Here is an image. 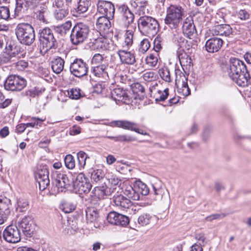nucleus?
<instances>
[{
	"mask_svg": "<svg viewBox=\"0 0 251 251\" xmlns=\"http://www.w3.org/2000/svg\"><path fill=\"white\" fill-rule=\"evenodd\" d=\"M134 185L137 192L140 195H147L149 193V189L146 184L142 182L141 181H136L134 182Z\"/></svg>",
	"mask_w": 251,
	"mask_h": 251,
	"instance_id": "obj_33",
	"label": "nucleus"
},
{
	"mask_svg": "<svg viewBox=\"0 0 251 251\" xmlns=\"http://www.w3.org/2000/svg\"><path fill=\"white\" fill-rule=\"evenodd\" d=\"M119 215V213L116 212H110L108 213L107 216V220L109 223L116 225L118 219Z\"/></svg>",
	"mask_w": 251,
	"mask_h": 251,
	"instance_id": "obj_50",
	"label": "nucleus"
},
{
	"mask_svg": "<svg viewBox=\"0 0 251 251\" xmlns=\"http://www.w3.org/2000/svg\"><path fill=\"white\" fill-rule=\"evenodd\" d=\"M178 57L179 58V61H180V63L181 65V66L185 65V63H187L188 62L187 60H189V61L188 62L189 63H191V61H191V59H190V58H189L187 54H184V55L182 54H178Z\"/></svg>",
	"mask_w": 251,
	"mask_h": 251,
	"instance_id": "obj_61",
	"label": "nucleus"
},
{
	"mask_svg": "<svg viewBox=\"0 0 251 251\" xmlns=\"http://www.w3.org/2000/svg\"><path fill=\"white\" fill-rule=\"evenodd\" d=\"M162 39L161 37L157 36L153 41V50L156 53L159 52L162 49Z\"/></svg>",
	"mask_w": 251,
	"mask_h": 251,
	"instance_id": "obj_54",
	"label": "nucleus"
},
{
	"mask_svg": "<svg viewBox=\"0 0 251 251\" xmlns=\"http://www.w3.org/2000/svg\"><path fill=\"white\" fill-rule=\"evenodd\" d=\"M52 183L54 185L52 188L53 194L65 192L73 183L71 174H66L57 171L54 172L51 174Z\"/></svg>",
	"mask_w": 251,
	"mask_h": 251,
	"instance_id": "obj_3",
	"label": "nucleus"
},
{
	"mask_svg": "<svg viewBox=\"0 0 251 251\" xmlns=\"http://www.w3.org/2000/svg\"><path fill=\"white\" fill-rule=\"evenodd\" d=\"M110 126L112 127H117L135 131L137 133L144 134L140 132L139 129L136 127V124L135 123L131 122L126 120H116L110 123Z\"/></svg>",
	"mask_w": 251,
	"mask_h": 251,
	"instance_id": "obj_18",
	"label": "nucleus"
},
{
	"mask_svg": "<svg viewBox=\"0 0 251 251\" xmlns=\"http://www.w3.org/2000/svg\"><path fill=\"white\" fill-rule=\"evenodd\" d=\"M122 189L124 194L127 197L128 199H131L133 201H138L140 199V196H139L138 192H137L134 185L133 187H132L128 182H124L122 186Z\"/></svg>",
	"mask_w": 251,
	"mask_h": 251,
	"instance_id": "obj_20",
	"label": "nucleus"
},
{
	"mask_svg": "<svg viewBox=\"0 0 251 251\" xmlns=\"http://www.w3.org/2000/svg\"><path fill=\"white\" fill-rule=\"evenodd\" d=\"M109 183L111 186L120 185L121 184V179L112 173H108L107 176Z\"/></svg>",
	"mask_w": 251,
	"mask_h": 251,
	"instance_id": "obj_40",
	"label": "nucleus"
},
{
	"mask_svg": "<svg viewBox=\"0 0 251 251\" xmlns=\"http://www.w3.org/2000/svg\"><path fill=\"white\" fill-rule=\"evenodd\" d=\"M5 241L11 243H17L21 240L20 233L17 227L13 226H7L3 232Z\"/></svg>",
	"mask_w": 251,
	"mask_h": 251,
	"instance_id": "obj_13",
	"label": "nucleus"
},
{
	"mask_svg": "<svg viewBox=\"0 0 251 251\" xmlns=\"http://www.w3.org/2000/svg\"><path fill=\"white\" fill-rule=\"evenodd\" d=\"M25 86V80L16 75H9L4 83L5 89L12 91H21Z\"/></svg>",
	"mask_w": 251,
	"mask_h": 251,
	"instance_id": "obj_9",
	"label": "nucleus"
},
{
	"mask_svg": "<svg viewBox=\"0 0 251 251\" xmlns=\"http://www.w3.org/2000/svg\"><path fill=\"white\" fill-rule=\"evenodd\" d=\"M159 74L162 79L166 82H170L172 81L170 72L168 68H165L159 70Z\"/></svg>",
	"mask_w": 251,
	"mask_h": 251,
	"instance_id": "obj_46",
	"label": "nucleus"
},
{
	"mask_svg": "<svg viewBox=\"0 0 251 251\" xmlns=\"http://www.w3.org/2000/svg\"><path fill=\"white\" fill-rule=\"evenodd\" d=\"M227 71L229 77L238 85L244 87L250 84V75L246 65L239 59H230Z\"/></svg>",
	"mask_w": 251,
	"mask_h": 251,
	"instance_id": "obj_1",
	"label": "nucleus"
},
{
	"mask_svg": "<svg viewBox=\"0 0 251 251\" xmlns=\"http://www.w3.org/2000/svg\"><path fill=\"white\" fill-rule=\"evenodd\" d=\"M95 46L99 50H107L110 47L109 39L105 38H100L96 40Z\"/></svg>",
	"mask_w": 251,
	"mask_h": 251,
	"instance_id": "obj_34",
	"label": "nucleus"
},
{
	"mask_svg": "<svg viewBox=\"0 0 251 251\" xmlns=\"http://www.w3.org/2000/svg\"><path fill=\"white\" fill-rule=\"evenodd\" d=\"M151 44L149 40L147 39H144L142 40L139 45L138 51L142 53L145 54L150 49Z\"/></svg>",
	"mask_w": 251,
	"mask_h": 251,
	"instance_id": "obj_41",
	"label": "nucleus"
},
{
	"mask_svg": "<svg viewBox=\"0 0 251 251\" xmlns=\"http://www.w3.org/2000/svg\"><path fill=\"white\" fill-rule=\"evenodd\" d=\"M71 73L75 76L80 77L87 75L88 67L86 63L81 59H75L70 67Z\"/></svg>",
	"mask_w": 251,
	"mask_h": 251,
	"instance_id": "obj_12",
	"label": "nucleus"
},
{
	"mask_svg": "<svg viewBox=\"0 0 251 251\" xmlns=\"http://www.w3.org/2000/svg\"><path fill=\"white\" fill-rule=\"evenodd\" d=\"M177 91L180 95L182 96H188L190 94V89H189L187 82L183 83L182 85L176 86Z\"/></svg>",
	"mask_w": 251,
	"mask_h": 251,
	"instance_id": "obj_43",
	"label": "nucleus"
},
{
	"mask_svg": "<svg viewBox=\"0 0 251 251\" xmlns=\"http://www.w3.org/2000/svg\"><path fill=\"white\" fill-rule=\"evenodd\" d=\"M39 41L40 45L43 48L48 50L52 48H56L57 43L55 38L52 31L48 27L40 29L39 31Z\"/></svg>",
	"mask_w": 251,
	"mask_h": 251,
	"instance_id": "obj_7",
	"label": "nucleus"
},
{
	"mask_svg": "<svg viewBox=\"0 0 251 251\" xmlns=\"http://www.w3.org/2000/svg\"><path fill=\"white\" fill-rule=\"evenodd\" d=\"M97 9L99 12L109 18H113L115 13L114 5L110 2L107 1H99Z\"/></svg>",
	"mask_w": 251,
	"mask_h": 251,
	"instance_id": "obj_16",
	"label": "nucleus"
},
{
	"mask_svg": "<svg viewBox=\"0 0 251 251\" xmlns=\"http://www.w3.org/2000/svg\"><path fill=\"white\" fill-rule=\"evenodd\" d=\"M158 218L154 215L143 213L138 218V223L141 226L155 225L158 221Z\"/></svg>",
	"mask_w": 251,
	"mask_h": 251,
	"instance_id": "obj_24",
	"label": "nucleus"
},
{
	"mask_svg": "<svg viewBox=\"0 0 251 251\" xmlns=\"http://www.w3.org/2000/svg\"><path fill=\"white\" fill-rule=\"evenodd\" d=\"M120 10L122 15L121 22L123 26L125 28L131 27L130 25L133 23L134 16L130 11L127 6L122 5L120 7Z\"/></svg>",
	"mask_w": 251,
	"mask_h": 251,
	"instance_id": "obj_14",
	"label": "nucleus"
},
{
	"mask_svg": "<svg viewBox=\"0 0 251 251\" xmlns=\"http://www.w3.org/2000/svg\"><path fill=\"white\" fill-rule=\"evenodd\" d=\"M121 62L123 64L133 65L136 62L135 56L133 52L125 50H120L117 52Z\"/></svg>",
	"mask_w": 251,
	"mask_h": 251,
	"instance_id": "obj_21",
	"label": "nucleus"
},
{
	"mask_svg": "<svg viewBox=\"0 0 251 251\" xmlns=\"http://www.w3.org/2000/svg\"><path fill=\"white\" fill-rule=\"evenodd\" d=\"M142 77L145 81L147 82L153 81L156 78L155 73L151 71L144 72L142 75Z\"/></svg>",
	"mask_w": 251,
	"mask_h": 251,
	"instance_id": "obj_49",
	"label": "nucleus"
},
{
	"mask_svg": "<svg viewBox=\"0 0 251 251\" xmlns=\"http://www.w3.org/2000/svg\"><path fill=\"white\" fill-rule=\"evenodd\" d=\"M77 155L79 165L83 168L86 165V160L88 156L85 152L82 151H79Z\"/></svg>",
	"mask_w": 251,
	"mask_h": 251,
	"instance_id": "obj_48",
	"label": "nucleus"
},
{
	"mask_svg": "<svg viewBox=\"0 0 251 251\" xmlns=\"http://www.w3.org/2000/svg\"><path fill=\"white\" fill-rule=\"evenodd\" d=\"M129 222L128 217L123 214H119L118 219L116 225L125 226H127Z\"/></svg>",
	"mask_w": 251,
	"mask_h": 251,
	"instance_id": "obj_52",
	"label": "nucleus"
},
{
	"mask_svg": "<svg viewBox=\"0 0 251 251\" xmlns=\"http://www.w3.org/2000/svg\"><path fill=\"white\" fill-rule=\"evenodd\" d=\"M10 17V11L8 7L5 6L0 7V20H8Z\"/></svg>",
	"mask_w": 251,
	"mask_h": 251,
	"instance_id": "obj_53",
	"label": "nucleus"
},
{
	"mask_svg": "<svg viewBox=\"0 0 251 251\" xmlns=\"http://www.w3.org/2000/svg\"><path fill=\"white\" fill-rule=\"evenodd\" d=\"M49 171L45 166L39 167L35 173V178L38 183L39 189L44 191L49 186L50 179L49 178Z\"/></svg>",
	"mask_w": 251,
	"mask_h": 251,
	"instance_id": "obj_11",
	"label": "nucleus"
},
{
	"mask_svg": "<svg viewBox=\"0 0 251 251\" xmlns=\"http://www.w3.org/2000/svg\"><path fill=\"white\" fill-rule=\"evenodd\" d=\"M104 176L105 174L102 170L96 169L91 173V178L92 181L98 182L103 179Z\"/></svg>",
	"mask_w": 251,
	"mask_h": 251,
	"instance_id": "obj_37",
	"label": "nucleus"
},
{
	"mask_svg": "<svg viewBox=\"0 0 251 251\" xmlns=\"http://www.w3.org/2000/svg\"><path fill=\"white\" fill-rule=\"evenodd\" d=\"M226 216V215L224 213H216L212 214L210 216H208L205 218V220L208 222H211L215 220H219L224 218Z\"/></svg>",
	"mask_w": 251,
	"mask_h": 251,
	"instance_id": "obj_59",
	"label": "nucleus"
},
{
	"mask_svg": "<svg viewBox=\"0 0 251 251\" xmlns=\"http://www.w3.org/2000/svg\"><path fill=\"white\" fill-rule=\"evenodd\" d=\"M90 5V0H79L75 11L77 14H82L86 12Z\"/></svg>",
	"mask_w": 251,
	"mask_h": 251,
	"instance_id": "obj_35",
	"label": "nucleus"
},
{
	"mask_svg": "<svg viewBox=\"0 0 251 251\" xmlns=\"http://www.w3.org/2000/svg\"><path fill=\"white\" fill-rule=\"evenodd\" d=\"M76 205L72 202L65 201L61 205L62 210L66 213L73 212L75 209Z\"/></svg>",
	"mask_w": 251,
	"mask_h": 251,
	"instance_id": "obj_44",
	"label": "nucleus"
},
{
	"mask_svg": "<svg viewBox=\"0 0 251 251\" xmlns=\"http://www.w3.org/2000/svg\"><path fill=\"white\" fill-rule=\"evenodd\" d=\"M10 201L8 199H0V212L5 214V215H9V204Z\"/></svg>",
	"mask_w": 251,
	"mask_h": 251,
	"instance_id": "obj_38",
	"label": "nucleus"
},
{
	"mask_svg": "<svg viewBox=\"0 0 251 251\" xmlns=\"http://www.w3.org/2000/svg\"><path fill=\"white\" fill-rule=\"evenodd\" d=\"M114 204L122 210L128 209L132 205L131 201L122 195H117L113 198Z\"/></svg>",
	"mask_w": 251,
	"mask_h": 251,
	"instance_id": "obj_23",
	"label": "nucleus"
},
{
	"mask_svg": "<svg viewBox=\"0 0 251 251\" xmlns=\"http://www.w3.org/2000/svg\"><path fill=\"white\" fill-rule=\"evenodd\" d=\"M110 18L104 16L99 17L96 23L97 28L100 31L108 30L111 26Z\"/></svg>",
	"mask_w": 251,
	"mask_h": 251,
	"instance_id": "obj_26",
	"label": "nucleus"
},
{
	"mask_svg": "<svg viewBox=\"0 0 251 251\" xmlns=\"http://www.w3.org/2000/svg\"><path fill=\"white\" fill-rule=\"evenodd\" d=\"M211 32L213 35L227 37L231 34L232 30L229 25L220 24L214 27Z\"/></svg>",
	"mask_w": 251,
	"mask_h": 251,
	"instance_id": "obj_25",
	"label": "nucleus"
},
{
	"mask_svg": "<svg viewBox=\"0 0 251 251\" xmlns=\"http://www.w3.org/2000/svg\"><path fill=\"white\" fill-rule=\"evenodd\" d=\"M68 13V10L65 8L56 9L54 12V16L56 20L60 21L65 18Z\"/></svg>",
	"mask_w": 251,
	"mask_h": 251,
	"instance_id": "obj_42",
	"label": "nucleus"
},
{
	"mask_svg": "<svg viewBox=\"0 0 251 251\" xmlns=\"http://www.w3.org/2000/svg\"><path fill=\"white\" fill-rule=\"evenodd\" d=\"M15 15L24 13L27 10L28 2L26 0H16Z\"/></svg>",
	"mask_w": 251,
	"mask_h": 251,
	"instance_id": "obj_32",
	"label": "nucleus"
},
{
	"mask_svg": "<svg viewBox=\"0 0 251 251\" xmlns=\"http://www.w3.org/2000/svg\"><path fill=\"white\" fill-rule=\"evenodd\" d=\"M158 55L157 53H151L146 58V64L150 67H155L158 63Z\"/></svg>",
	"mask_w": 251,
	"mask_h": 251,
	"instance_id": "obj_39",
	"label": "nucleus"
},
{
	"mask_svg": "<svg viewBox=\"0 0 251 251\" xmlns=\"http://www.w3.org/2000/svg\"><path fill=\"white\" fill-rule=\"evenodd\" d=\"M31 120H32V122L25 124L26 128L29 126L34 127L35 126H40L42 123L44 121L43 119L36 117H32Z\"/></svg>",
	"mask_w": 251,
	"mask_h": 251,
	"instance_id": "obj_56",
	"label": "nucleus"
},
{
	"mask_svg": "<svg viewBox=\"0 0 251 251\" xmlns=\"http://www.w3.org/2000/svg\"><path fill=\"white\" fill-rule=\"evenodd\" d=\"M88 26L83 23L76 24L72 30L71 40L74 45H78L86 40L89 33Z\"/></svg>",
	"mask_w": 251,
	"mask_h": 251,
	"instance_id": "obj_6",
	"label": "nucleus"
},
{
	"mask_svg": "<svg viewBox=\"0 0 251 251\" xmlns=\"http://www.w3.org/2000/svg\"><path fill=\"white\" fill-rule=\"evenodd\" d=\"M222 45V39L215 37L208 39L205 43V47L208 52L213 53L218 51Z\"/></svg>",
	"mask_w": 251,
	"mask_h": 251,
	"instance_id": "obj_22",
	"label": "nucleus"
},
{
	"mask_svg": "<svg viewBox=\"0 0 251 251\" xmlns=\"http://www.w3.org/2000/svg\"><path fill=\"white\" fill-rule=\"evenodd\" d=\"M168 95V89H166L163 91L158 90L155 100L157 101H164L167 98Z\"/></svg>",
	"mask_w": 251,
	"mask_h": 251,
	"instance_id": "obj_51",
	"label": "nucleus"
},
{
	"mask_svg": "<svg viewBox=\"0 0 251 251\" xmlns=\"http://www.w3.org/2000/svg\"><path fill=\"white\" fill-rule=\"evenodd\" d=\"M182 31L184 34L190 39H191L196 33V29L192 16H189L184 20L182 25Z\"/></svg>",
	"mask_w": 251,
	"mask_h": 251,
	"instance_id": "obj_19",
	"label": "nucleus"
},
{
	"mask_svg": "<svg viewBox=\"0 0 251 251\" xmlns=\"http://www.w3.org/2000/svg\"><path fill=\"white\" fill-rule=\"evenodd\" d=\"M132 90L134 94V99L143 100L145 97V89L139 83H134L132 85Z\"/></svg>",
	"mask_w": 251,
	"mask_h": 251,
	"instance_id": "obj_30",
	"label": "nucleus"
},
{
	"mask_svg": "<svg viewBox=\"0 0 251 251\" xmlns=\"http://www.w3.org/2000/svg\"><path fill=\"white\" fill-rule=\"evenodd\" d=\"M73 185L75 189L80 194H87L92 187L88 178L82 173L77 175L75 181H73Z\"/></svg>",
	"mask_w": 251,
	"mask_h": 251,
	"instance_id": "obj_8",
	"label": "nucleus"
},
{
	"mask_svg": "<svg viewBox=\"0 0 251 251\" xmlns=\"http://www.w3.org/2000/svg\"><path fill=\"white\" fill-rule=\"evenodd\" d=\"M18 40L26 45L32 44L35 40L34 30L32 26L28 24H20L15 29Z\"/></svg>",
	"mask_w": 251,
	"mask_h": 251,
	"instance_id": "obj_5",
	"label": "nucleus"
},
{
	"mask_svg": "<svg viewBox=\"0 0 251 251\" xmlns=\"http://www.w3.org/2000/svg\"><path fill=\"white\" fill-rule=\"evenodd\" d=\"M195 238L198 241V244L199 245L204 246L207 243L206 240V237L204 233H197L195 235Z\"/></svg>",
	"mask_w": 251,
	"mask_h": 251,
	"instance_id": "obj_58",
	"label": "nucleus"
},
{
	"mask_svg": "<svg viewBox=\"0 0 251 251\" xmlns=\"http://www.w3.org/2000/svg\"><path fill=\"white\" fill-rule=\"evenodd\" d=\"M91 63L92 66L106 65V56L104 54L96 53L92 57Z\"/></svg>",
	"mask_w": 251,
	"mask_h": 251,
	"instance_id": "obj_31",
	"label": "nucleus"
},
{
	"mask_svg": "<svg viewBox=\"0 0 251 251\" xmlns=\"http://www.w3.org/2000/svg\"><path fill=\"white\" fill-rule=\"evenodd\" d=\"M214 18L215 19V22L217 24L222 23L225 21L223 14L221 12L216 13Z\"/></svg>",
	"mask_w": 251,
	"mask_h": 251,
	"instance_id": "obj_63",
	"label": "nucleus"
},
{
	"mask_svg": "<svg viewBox=\"0 0 251 251\" xmlns=\"http://www.w3.org/2000/svg\"><path fill=\"white\" fill-rule=\"evenodd\" d=\"M106 68V65L92 66L91 71L95 76L106 79L108 77Z\"/></svg>",
	"mask_w": 251,
	"mask_h": 251,
	"instance_id": "obj_27",
	"label": "nucleus"
},
{
	"mask_svg": "<svg viewBox=\"0 0 251 251\" xmlns=\"http://www.w3.org/2000/svg\"><path fill=\"white\" fill-rule=\"evenodd\" d=\"M175 75V82L176 86L177 85H183V83L187 82V77L180 70L176 69Z\"/></svg>",
	"mask_w": 251,
	"mask_h": 251,
	"instance_id": "obj_36",
	"label": "nucleus"
},
{
	"mask_svg": "<svg viewBox=\"0 0 251 251\" xmlns=\"http://www.w3.org/2000/svg\"><path fill=\"white\" fill-rule=\"evenodd\" d=\"M28 206V202L26 200L20 199L17 201V209L20 212H23L25 210Z\"/></svg>",
	"mask_w": 251,
	"mask_h": 251,
	"instance_id": "obj_55",
	"label": "nucleus"
},
{
	"mask_svg": "<svg viewBox=\"0 0 251 251\" xmlns=\"http://www.w3.org/2000/svg\"><path fill=\"white\" fill-rule=\"evenodd\" d=\"M184 16V11L181 6L171 5L167 10L165 24L172 29H176Z\"/></svg>",
	"mask_w": 251,
	"mask_h": 251,
	"instance_id": "obj_2",
	"label": "nucleus"
},
{
	"mask_svg": "<svg viewBox=\"0 0 251 251\" xmlns=\"http://www.w3.org/2000/svg\"><path fill=\"white\" fill-rule=\"evenodd\" d=\"M131 95L130 92L122 88H115L111 92V97L117 103L121 102L126 104H130L132 102Z\"/></svg>",
	"mask_w": 251,
	"mask_h": 251,
	"instance_id": "obj_10",
	"label": "nucleus"
},
{
	"mask_svg": "<svg viewBox=\"0 0 251 251\" xmlns=\"http://www.w3.org/2000/svg\"><path fill=\"white\" fill-rule=\"evenodd\" d=\"M134 30L133 27H129V28L126 30L124 35V40L122 43L123 47L129 48L132 46L133 44Z\"/></svg>",
	"mask_w": 251,
	"mask_h": 251,
	"instance_id": "obj_29",
	"label": "nucleus"
},
{
	"mask_svg": "<svg viewBox=\"0 0 251 251\" xmlns=\"http://www.w3.org/2000/svg\"><path fill=\"white\" fill-rule=\"evenodd\" d=\"M238 17L241 20H246L249 18V13L244 9L240 10L237 13Z\"/></svg>",
	"mask_w": 251,
	"mask_h": 251,
	"instance_id": "obj_60",
	"label": "nucleus"
},
{
	"mask_svg": "<svg viewBox=\"0 0 251 251\" xmlns=\"http://www.w3.org/2000/svg\"><path fill=\"white\" fill-rule=\"evenodd\" d=\"M66 167L69 169H73L75 167V160L74 157L71 154H68L64 159Z\"/></svg>",
	"mask_w": 251,
	"mask_h": 251,
	"instance_id": "obj_47",
	"label": "nucleus"
},
{
	"mask_svg": "<svg viewBox=\"0 0 251 251\" xmlns=\"http://www.w3.org/2000/svg\"><path fill=\"white\" fill-rule=\"evenodd\" d=\"M67 93L68 97L73 100H78L81 97L80 90L76 88H72L69 90L67 91Z\"/></svg>",
	"mask_w": 251,
	"mask_h": 251,
	"instance_id": "obj_45",
	"label": "nucleus"
},
{
	"mask_svg": "<svg viewBox=\"0 0 251 251\" xmlns=\"http://www.w3.org/2000/svg\"><path fill=\"white\" fill-rule=\"evenodd\" d=\"M138 26L142 34L153 36L159 30V24L154 18L150 16L141 17L138 21Z\"/></svg>",
	"mask_w": 251,
	"mask_h": 251,
	"instance_id": "obj_4",
	"label": "nucleus"
},
{
	"mask_svg": "<svg viewBox=\"0 0 251 251\" xmlns=\"http://www.w3.org/2000/svg\"><path fill=\"white\" fill-rule=\"evenodd\" d=\"M17 68L19 70H23L28 67V63L25 60H21L17 63Z\"/></svg>",
	"mask_w": 251,
	"mask_h": 251,
	"instance_id": "obj_64",
	"label": "nucleus"
},
{
	"mask_svg": "<svg viewBox=\"0 0 251 251\" xmlns=\"http://www.w3.org/2000/svg\"><path fill=\"white\" fill-rule=\"evenodd\" d=\"M133 140V137L126 135H120L114 138L115 142H131Z\"/></svg>",
	"mask_w": 251,
	"mask_h": 251,
	"instance_id": "obj_57",
	"label": "nucleus"
},
{
	"mask_svg": "<svg viewBox=\"0 0 251 251\" xmlns=\"http://www.w3.org/2000/svg\"><path fill=\"white\" fill-rule=\"evenodd\" d=\"M19 226L26 235L30 236L34 229L33 219L31 216H25L19 223Z\"/></svg>",
	"mask_w": 251,
	"mask_h": 251,
	"instance_id": "obj_17",
	"label": "nucleus"
},
{
	"mask_svg": "<svg viewBox=\"0 0 251 251\" xmlns=\"http://www.w3.org/2000/svg\"><path fill=\"white\" fill-rule=\"evenodd\" d=\"M86 217L87 223L93 225L95 228H97L100 226L99 213L95 207H88L86 209Z\"/></svg>",
	"mask_w": 251,
	"mask_h": 251,
	"instance_id": "obj_15",
	"label": "nucleus"
},
{
	"mask_svg": "<svg viewBox=\"0 0 251 251\" xmlns=\"http://www.w3.org/2000/svg\"><path fill=\"white\" fill-rule=\"evenodd\" d=\"M64 60L60 57L53 58L51 62V68L53 72L57 74H60L64 69Z\"/></svg>",
	"mask_w": 251,
	"mask_h": 251,
	"instance_id": "obj_28",
	"label": "nucleus"
},
{
	"mask_svg": "<svg viewBox=\"0 0 251 251\" xmlns=\"http://www.w3.org/2000/svg\"><path fill=\"white\" fill-rule=\"evenodd\" d=\"M80 132L81 128L76 125L73 126L69 130V134L71 135H76L79 134Z\"/></svg>",
	"mask_w": 251,
	"mask_h": 251,
	"instance_id": "obj_62",
	"label": "nucleus"
}]
</instances>
